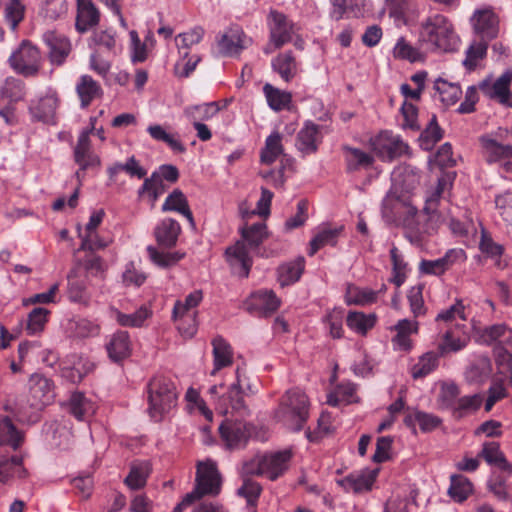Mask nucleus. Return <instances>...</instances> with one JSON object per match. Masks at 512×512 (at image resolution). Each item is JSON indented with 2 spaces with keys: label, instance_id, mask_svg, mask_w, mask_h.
Segmentation results:
<instances>
[{
  "label": "nucleus",
  "instance_id": "nucleus-1",
  "mask_svg": "<svg viewBox=\"0 0 512 512\" xmlns=\"http://www.w3.org/2000/svg\"><path fill=\"white\" fill-rule=\"evenodd\" d=\"M454 178L455 173L452 172L443 173L438 178L437 186L427 197L421 213L414 204L408 202H397L394 205L398 210L404 208L406 211L403 227L411 243L421 244L428 236L435 234L444 222L438 206L444 191L451 188Z\"/></svg>",
  "mask_w": 512,
  "mask_h": 512
},
{
  "label": "nucleus",
  "instance_id": "nucleus-2",
  "mask_svg": "<svg viewBox=\"0 0 512 512\" xmlns=\"http://www.w3.org/2000/svg\"><path fill=\"white\" fill-rule=\"evenodd\" d=\"M393 186L390 194L383 202V215L390 221L403 225L406 211L397 209V202L413 204L412 193L418 187L420 176L411 166H401L392 173Z\"/></svg>",
  "mask_w": 512,
  "mask_h": 512
},
{
  "label": "nucleus",
  "instance_id": "nucleus-3",
  "mask_svg": "<svg viewBox=\"0 0 512 512\" xmlns=\"http://www.w3.org/2000/svg\"><path fill=\"white\" fill-rule=\"evenodd\" d=\"M420 45H426L432 51L453 52L460 43L452 21L437 13L425 18L419 27Z\"/></svg>",
  "mask_w": 512,
  "mask_h": 512
},
{
  "label": "nucleus",
  "instance_id": "nucleus-4",
  "mask_svg": "<svg viewBox=\"0 0 512 512\" xmlns=\"http://www.w3.org/2000/svg\"><path fill=\"white\" fill-rule=\"evenodd\" d=\"M240 233L242 240L226 249V257L233 268L239 269V276L247 278L253 264L250 250L258 248L267 239L268 231L264 222H258L243 226Z\"/></svg>",
  "mask_w": 512,
  "mask_h": 512
},
{
  "label": "nucleus",
  "instance_id": "nucleus-5",
  "mask_svg": "<svg viewBox=\"0 0 512 512\" xmlns=\"http://www.w3.org/2000/svg\"><path fill=\"white\" fill-rule=\"evenodd\" d=\"M310 402L307 395L298 388L288 390L274 411V418L291 431L303 429L309 418Z\"/></svg>",
  "mask_w": 512,
  "mask_h": 512
},
{
  "label": "nucleus",
  "instance_id": "nucleus-6",
  "mask_svg": "<svg viewBox=\"0 0 512 512\" xmlns=\"http://www.w3.org/2000/svg\"><path fill=\"white\" fill-rule=\"evenodd\" d=\"M292 459L290 450H282L255 455L243 464L242 472L245 475H257L275 481L289 468Z\"/></svg>",
  "mask_w": 512,
  "mask_h": 512
},
{
  "label": "nucleus",
  "instance_id": "nucleus-7",
  "mask_svg": "<svg viewBox=\"0 0 512 512\" xmlns=\"http://www.w3.org/2000/svg\"><path fill=\"white\" fill-rule=\"evenodd\" d=\"M205 35V30L196 26L186 32L175 36V45L178 50V60L174 65V74L179 78L188 77L201 61L197 53H192L193 46L199 44Z\"/></svg>",
  "mask_w": 512,
  "mask_h": 512
},
{
  "label": "nucleus",
  "instance_id": "nucleus-8",
  "mask_svg": "<svg viewBox=\"0 0 512 512\" xmlns=\"http://www.w3.org/2000/svg\"><path fill=\"white\" fill-rule=\"evenodd\" d=\"M149 414L154 421H160L175 406L177 401L176 387L165 376H155L148 384Z\"/></svg>",
  "mask_w": 512,
  "mask_h": 512
},
{
  "label": "nucleus",
  "instance_id": "nucleus-9",
  "mask_svg": "<svg viewBox=\"0 0 512 512\" xmlns=\"http://www.w3.org/2000/svg\"><path fill=\"white\" fill-rule=\"evenodd\" d=\"M222 478L214 461L207 459L196 465L194 489L185 495L183 504H192L204 496H217L221 491Z\"/></svg>",
  "mask_w": 512,
  "mask_h": 512
},
{
  "label": "nucleus",
  "instance_id": "nucleus-10",
  "mask_svg": "<svg viewBox=\"0 0 512 512\" xmlns=\"http://www.w3.org/2000/svg\"><path fill=\"white\" fill-rule=\"evenodd\" d=\"M26 84L21 79L7 77L0 85V117L9 126L18 123L16 104L25 100Z\"/></svg>",
  "mask_w": 512,
  "mask_h": 512
},
{
  "label": "nucleus",
  "instance_id": "nucleus-11",
  "mask_svg": "<svg viewBox=\"0 0 512 512\" xmlns=\"http://www.w3.org/2000/svg\"><path fill=\"white\" fill-rule=\"evenodd\" d=\"M12 69L24 77H36L42 67L39 49L28 41H23L9 58Z\"/></svg>",
  "mask_w": 512,
  "mask_h": 512
},
{
  "label": "nucleus",
  "instance_id": "nucleus-12",
  "mask_svg": "<svg viewBox=\"0 0 512 512\" xmlns=\"http://www.w3.org/2000/svg\"><path fill=\"white\" fill-rule=\"evenodd\" d=\"M267 21L270 41L269 45L264 49V52L269 54L291 42L294 33V23L290 21L285 14L277 10L270 11Z\"/></svg>",
  "mask_w": 512,
  "mask_h": 512
},
{
  "label": "nucleus",
  "instance_id": "nucleus-13",
  "mask_svg": "<svg viewBox=\"0 0 512 512\" xmlns=\"http://www.w3.org/2000/svg\"><path fill=\"white\" fill-rule=\"evenodd\" d=\"M95 121V118L91 119V127L80 133L73 149L74 161L79 166V170L76 172L77 178H80L81 173L85 170L101 166L100 157L93 151L90 139V134L95 130Z\"/></svg>",
  "mask_w": 512,
  "mask_h": 512
},
{
  "label": "nucleus",
  "instance_id": "nucleus-14",
  "mask_svg": "<svg viewBox=\"0 0 512 512\" xmlns=\"http://www.w3.org/2000/svg\"><path fill=\"white\" fill-rule=\"evenodd\" d=\"M241 369H236V382L225 393H222L216 402V409L223 415L244 416L247 414V406L244 401L245 392L242 390Z\"/></svg>",
  "mask_w": 512,
  "mask_h": 512
},
{
  "label": "nucleus",
  "instance_id": "nucleus-15",
  "mask_svg": "<svg viewBox=\"0 0 512 512\" xmlns=\"http://www.w3.org/2000/svg\"><path fill=\"white\" fill-rule=\"evenodd\" d=\"M369 143L372 151L382 161H391L402 156L408 150V145L398 135H394L390 131L380 132L372 137Z\"/></svg>",
  "mask_w": 512,
  "mask_h": 512
},
{
  "label": "nucleus",
  "instance_id": "nucleus-16",
  "mask_svg": "<svg viewBox=\"0 0 512 512\" xmlns=\"http://www.w3.org/2000/svg\"><path fill=\"white\" fill-rule=\"evenodd\" d=\"M512 82V71L504 72L499 78L493 80L486 78L478 85L482 94L492 100L498 101L500 104L512 108V98L510 85Z\"/></svg>",
  "mask_w": 512,
  "mask_h": 512
},
{
  "label": "nucleus",
  "instance_id": "nucleus-17",
  "mask_svg": "<svg viewBox=\"0 0 512 512\" xmlns=\"http://www.w3.org/2000/svg\"><path fill=\"white\" fill-rule=\"evenodd\" d=\"M251 42L239 25H231L217 38L219 53L228 57L238 56Z\"/></svg>",
  "mask_w": 512,
  "mask_h": 512
},
{
  "label": "nucleus",
  "instance_id": "nucleus-18",
  "mask_svg": "<svg viewBox=\"0 0 512 512\" xmlns=\"http://www.w3.org/2000/svg\"><path fill=\"white\" fill-rule=\"evenodd\" d=\"M281 305L280 299L272 290H259L252 293L244 302L245 309L258 317L273 314Z\"/></svg>",
  "mask_w": 512,
  "mask_h": 512
},
{
  "label": "nucleus",
  "instance_id": "nucleus-19",
  "mask_svg": "<svg viewBox=\"0 0 512 512\" xmlns=\"http://www.w3.org/2000/svg\"><path fill=\"white\" fill-rule=\"evenodd\" d=\"M54 383L42 374L35 373L29 378V405L41 408L50 404L55 398Z\"/></svg>",
  "mask_w": 512,
  "mask_h": 512
},
{
  "label": "nucleus",
  "instance_id": "nucleus-20",
  "mask_svg": "<svg viewBox=\"0 0 512 512\" xmlns=\"http://www.w3.org/2000/svg\"><path fill=\"white\" fill-rule=\"evenodd\" d=\"M221 439L230 449L244 446L249 438V429L243 421L225 419L219 427Z\"/></svg>",
  "mask_w": 512,
  "mask_h": 512
},
{
  "label": "nucleus",
  "instance_id": "nucleus-21",
  "mask_svg": "<svg viewBox=\"0 0 512 512\" xmlns=\"http://www.w3.org/2000/svg\"><path fill=\"white\" fill-rule=\"evenodd\" d=\"M390 329L395 332L391 339L394 350L409 352L413 347L411 335L418 333L419 323L416 320L401 319Z\"/></svg>",
  "mask_w": 512,
  "mask_h": 512
},
{
  "label": "nucleus",
  "instance_id": "nucleus-22",
  "mask_svg": "<svg viewBox=\"0 0 512 512\" xmlns=\"http://www.w3.org/2000/svg\"><path fill=\"white\" fill-rule=\"evenodd\" d=\"M322 142L320 126L307 121L300 129L296 137V148L303 155L314 154Z\"/></svg>",
  "mask_w": 512,
  "mask_h": 512
},
{
  "label": "nucleus",
  "instance_id": "nucleus-23",
  "mask_svg": "<svg viewBox=\"0 0 512 512\" xmlns=\"http://www.w3.org/2000/svg\"><path fill=\"white\" fill-rule=\"evenodd\" d=\"M45 43L49 48V59L53 64L61 65L71 52V42L63 34L49 31L44 35Z\"/></svg>",
  "mask_w": 512,
  "mask_h": 512
},
{
  "label": "nucleus",
  "instance_id": "nucleus-24",
  "mask_svg": "<svg viewBox=\"0 0 512 512\" xmlns=\"http://www.w3.org/2000/svg\"><path fill=\"white\" fill-rule=\"evenodd\" d=\"M481 152L488 163L512 159V145H504L489 135L479 138Z\"/></svg>",
  "mask_w": 512,
  "mask_h": 512
},
{
  "label": "nucleus",
  "instance_id": "nucleus-25",
  "mask_svg": "<svg viewBox=\"0 0 512 512\" xmlns=\"http://www.w3.org/2000/svg\"><path fill=\"white\" fill-rule=\"evenodd\" d=\"M474 31L481 37L492 39L497 35L498 17L491 8L476 10L471 19Z\"/></svg>",
  "mask_w": 512,
  "mask_h": 512
},
{
  "label": "nucleus",
  "instance_id": "nucleus-26",
  "mask_svg": "<svg viewBox=\"0 0 512 512\" xmlns=\"http://www.w3.org/2000/svg\"><path fill=\"white\" fill-rule=\"evenodd\" d=\"M58 104L59 97L57 92L49 88L43 95L31 101L29 110L35 118L46 120L53 117Z\"/></svg>",
  "mask_w": 512,
  "mask_h": 512
},
{
  "label": "nucleus",
  "instance_id": "nucleus-27",
  "mask_svg": "<svg viewBox=\"0 0 512 512\" xmlns=\"http://www.w3.org/2000/svg\"><path fill=\"white\" fill-rule=\"evenodd\" d=\"M77 15L75 27L80 33H85L98 25L100 21V12L93 4L92 0H76Z\"/></svg>",
  "mask_w": 512,
  "mask_h": 512
},
{
  "label": "nucleus",
  "instance_id": "nucleus-28",
  "mask_svg": "<svg viewBox=\"0 0 512 512\" xmlns=\"http://www.w3.org/2000/svg\"><path fill=\"white\" fill-rule=\"evenodd\" d=\"M271 67L287 83L292 81L299 72V62L291 50L275 56L271 61Z\"/></svg>",
  "mask_w": 512,
  "mask_h": 512
},
{
  "label": "nucleus",
  "instance_id": "nucleus-29",
  "mask_svg": "<svg viewBox=\"0 0 512 512\" xmlns=\"http://www.w3.org/2000/svg\"><path fill=\"white\" fill-rule=\"evenodd\" d=\"M378 470H365L357 473H352L341 480V485L346 491H351L355 494L371 491L376 478Z\"/></svg>",
  "mask_w": 512,
  "mask_h": 512
},
{
  "label": "nucleus",
  "instance_id": "nucleus-30",
  "mask_svg": "<svg viewBox=\"0 0 512 512\" xmlns=\"http://www.w3.org/2000/svg\"><path fill=\"white\" fill-rule=\"evenodd\" d=\"M76 93L83 108L88 107L96 99L103 95L101 85L90 75H82L76 84Z\"/></svg>",
  "mask_w": 512,
  "mask_h": 512
},
{
  "label": "nucleus",
  "instance_id": "nucleus-31",
  "mask_svg": "<svg viewBox=\"0 0 512 512\" xmlns=\"http://www.w3.org/2000/svg\"><path fill=\"white\" fill-rule=\"evenodd\" d=\"M180 232L179 223L174 219L166 218L156 226L154 235L160 246L172 248L176 245Z\"/></svg>",
  "mask_w": 512,
  "mask_h": 512
},
{
  "label": "nucleus",
  "instance_id": "nucleus-32",
  "mask_svg": "<svg viewBox=\"0 0 512 512\" xmlns=\"http://www.w3.org/2000/svg\"><path fill=\"white\" fill-rule=\"evenodd\" d=\"M478 457L483 458L489 465H494L508 475H512V464L506 459L498 442H484Z\"/></svg>",
  "mask_w": 512,
  "mask_h": 512
},
{
  "label": "nucleus",
  "instance_id": "nucleus-33",
  "mask_svg": "<svg viewBox=\"0 0 512 512\" xmlns=\"http://www.w3.org/2000/svg\"><path fill=\"white\" fill-rule=\"evenodd\" d=\"M342 150L344 153L346 170L348 172H356L361 169H368L374 164L373 155L359 148L345 145L343 146Z\"/></svg>",
  "mask_w": 512,
  "mask_h": 512
},
{
  "label": "nucleus",
  "instance_id": "nucleus-34",
  "mask_svg": "<svg viewBox=\"0 0 512 512\" xmlns=\"http://www.w3.org/2000/svg\"><path fill=\"white\" fill-rule=\"evenodd\" d=\"M106 349L110 359L115 362L121 361L130 356L132 348L128 332L117 331L115 332L108 343Z\"/></svg>",
  "mask_w": 512,
  "mask_h": 512
},
{
  "label": "nucleus",
  "instance_id": "nucleus-35",
  "mask_svg": "<svg viewBox=\"0 0 512 512\" xmlns=\"http://www.w3.org/2000/svg\"><path fill=\"white\" fill-rule=\"evenodd\" d=\"M28 471L23 466V459L20 456L0 458V483H7L14 478L24 479Z\"/></svg>",
  "mask_w": 512,
  "mask_h": 512
},
{
  "label": "nucleus",
  "instance_id": "nucleus-36",
  "mask_svg": "<svg viewBox=\"0 0 512 512\" xmlns=\"http://www.w3.org/2000/svg\"><path fill=\"white\" fill-rule=\"evenodd\" d=\"M378 299V292L370 288H361L353 283L346 285L344 301L347 305L368 306Z\"/></svg>",
  "mask_w": 512,
  "mask_h": 512
},
{
  "label": "nucleus",
  "instance_id": "nucleus-37",
  "mask_svg": "<svg viewBox=\"0 0 512 512\" xmlns=\"http://www.w3.org/2000/svg\"><path fill=\"white\" fill-rule=\"evenodd\" d=\"M392 55L397 60H404L410 63L424 62L427 58L426 52L420 47L412 45L405 37H400L393 50Z\"/></svg>",
  "mask_w": 512,
  "mask_h": 512
},
{
  "label": "nucleus",
  "instance_id": "nucleus-38",
  "mask_svg": "<svg viewBox=\"0 0 512 512\" xmlns=\"http://www.w3.org/2000/svg\"><path fill=\"white\" fill-rule=\"evenodd\" d=\"M263 93L268 106L276 111L289 109L292 102V94L288 91L281 90L270 83L263 86Z\"/></svg>",
  "mask_w": 512,
  "mask_h": 512
},
{
  "label": "nucleus",
  "instance_id": "nucleus-39",
  "mask_svg": "<svg viewBox=\"0 0 512 512\" xmlns=\"http://www.w3.org/2000/svg\"><path fill=\"white\" fill-rule=\"evenodd\" d=\"M214 369L211 375H215L219 370L228 367L233 363V351L231 346L220 336L212 341Z\"/></svg>",
  "mask_w": 512,
  "mask_h": 512
},
{
  "label": "nucleus",
  "instance_id": "nucleus-40",
  "mask_svg": "<svg viewBox=\"0 0 512 512\" xmlns=\"http://www.w3.org/2000/svg\"><path fill=\"white\" fill-rule=\"evenodd\" d=\"M376 322L377 316L374 313L365 314L360 311H350L346 317L348 328L361 336H365L373 329Z\"/></svg>",
  "mask_w": 512,
  "mask_h": 512
},
{
  "label": "nucleus",
  "instance_id": "nucleus-41",
  "mask_svg": "<svg viewBox=\"0 0 512 512\" xmlns=\"http://www.w3.org/2000/svg\"><path fill=\"white\" fill-rule=\"evenodd\" d=\"M356 401V386L349 381L337 384L327 396V403L331 406L347 405Z\"/></svg>",
  "mask_w": 512,
  "mask_h": 512
},
{
  "label": "nucleus",
  "instance_id": "nucleus-42",
  "mask_svg": "<svg viewBox=\"0 0 512 512\" xmlns=\"http://www.w3.org/2000/svg\"><path fill=\"white\" fill-rule=\"evenodd\" d=\"M150 472L151 469L148 462H134L131 464L129 473L124 479V484L130 490H140L146 486Z\"/></svg>",
  "mask_w": 512,
  "mask_h": 512
},
{
  "label": "nucleus",
  "instance_id": "nucleus-43",
  "mask_svg": "<svg viewBox=\"0 0 512 512\" xmlns=\"http://www.w3.org/2000/svg\"><path fill=\"white\" fill-rule=\"evenodd\" d=\"M24 441V435L20 432L11 419L0 416V446L8 445L17 450Z\"/></svg>",
  "mask_w": 512,
  "mask_h": 512
},
{
  "label": "nucleus",
  "instance_id": "nucleus-44",
  "mask_svg": "<svg viewBox=\"0 0 512 512\" xmlns=\"http://www.w3.org/2000/svg\"><path fill=\"white\" fill-rule=\"evenodd\" d=\"M305 267V260L303 257H298L294 261L283 264L278 268V280L282 287L291 285L297 282Z\"/></svg>",
  "mask_w": 512,
  "mask_h": 512
},
{
  "label": "nucleus",
  "instance_id": "nucleus-45",
  "mask_svg": "<svg viewBox=\"0 0 512 512\" xmlns=\"http://www.w3.org/2000/svg\"><path fill=\"white\" fill-rule=\"evenodd\" d=\"M404 423L413 429L418 424L421 431L430 432L441 424V419L433 414L415 410L406 414Z\"/></svg>",
  "mask_w": 512,
  "mask_h": 512
},
{
  "label": "nucleus",
  "instance_id": "nucleus-46",
  "mask_svg": "<svg viewBox=\"0 0 512 512\" xmlns=\"http://www.w3.org/2000/svg\"><path fill=\"white\" fill-rule=\"evenodd\" d=\"M162 210L164 212H178L185 216L190 223H194L193 214L190 210L187 198L179 189H175L171 194L168 195L162 206Z\"/></svg>",
  "mask_w": 512,
  "mask_h": 512
},
{
  "label": "nucleus",
  "instance_id": "nucleus-47",
  "mask_svg": "<svg viewBox=\"0 0 512 512\" xmlns=\"http://www.w3.org/2000/svg\"><path fill=\"white\" fill-rule=\"evenodd\" d=\"M93 50L116 56L117 55V40L116 34L111 30H101L94 32L92 35Z\"/></svg>",
  "mask_w": 512,
  "mask_h": 512
},
{
  "label": "nucleus",
  "instance_id": "nucleus-48",
  "mask_svg": "<svg viewBox=\"0 0 512 512\" xmlns=\"http://www.w3.org/2000/svg\"><path fill=\"white\" fill-rule=\"evenodd\" d=\"M77 273V269L74 268L68 275V297L73 302L87 305L90 297L87 293L86 281Z\"/></svg>",
  "mask_w": 512,
  "mask_h": 512
},
{
  "label": "nucleus",
  "instance_id": "nucleus-49",
  "mask_svg": "<svg viewBox=\"0 0 512 512\" xmlns=\"http://www.w3.org/2000/svg\"><path fill=\"white\" fill-rule=\"evenodd\" d=\"M282 135L279 132L271 133L261 150L260 159L263 164L271 165L283 154Z\"/></svg>",
  "mask_w": 512,
  "mask_h": 512
},
{
  "label": "nucleus",
  "instance_id": "nucleus-50",
  "mask_svg": "<svg viewBox=\"0 0 512 512\" xmlns=\"http://www.w3.org/2000/svg\"><path fill=\"white\" fill-rule=\"evenodd\" d=\"M147 132L152 139L166 143L174 152L184 153L186 151L178 135L167 132V130L159 124L149 125Z\"/></svg>",
  "mask_w": 512,
  "mask_h": 512
},
{
  "label": "nucleus",
  "instance_id": "nucleus-51",
  "mask_svg": "<svg viewBox=\"0 0 512 512\" xmlns=\"http://www.w3.org/2000/svg\"><path fill=\"white\" fill-rule=\"evenodd\" d=\"M473 492V484L463 475H452L450 478L449 496L458 503L464 502Z\"/></svg>",
  "mask_w": 512,
  "mask_h": 512
},
{
  "label": "nucleus",
  "instance_id": "nucleus-52",
  "mask_svg": "<svg viewBox=\"0 0 512 512\" xmlns=\"http://www.w3.org/2000/svg\"><path fill=\"white\" fill-rule=\"evenodd\" d=\"M439 354L426 352L419 357L418 361L411 367V376L414 379L424 378L432 373L439 365Z\"/></svg>",
  "mask_w": 512,
  "mask_h": 512
},
{
  "label": "nucleus",
  "instance_id": "nucleus-53",
  "mask_svg": "<svg viewBox=\"0 0 512 512\" xmlns=\"http://www.w3.org/2000/svg\"><path fill=\"white\" fill-rule=\"evenodd\" d=\"M424 289L425 284L417 283L407 291V301L414 318L424 316L427 313V307L423 297Z\"/></svg>",
  "mask_w": 512,
  "mask_h": 512
},
{
  "label": "nucleus",
  "instance_id": "nucleus-54",
  "mask_svg": "<svg viewBox=\"0 0 512 512\" xmlns=\"http://www.w3.org/2000/svg\"><path fill=\"white\" fill-rule=\"evenodd\" d=\"M440 100L447 106L454 105L461 97L462 90L459 84L450 83L444 79H437L434 85Z\"/></svg>",
  "mask_w": 512,
  "mask_h": 512
},
{
  "label": "nucleus",
  "instance_id": "nucleus-55",
  "mask_svg": "<svg viewBox=\"0 0 512 512\" xmlns=\"http://www.w3.org/2000/svg\"><path fill=\"white\" fill-rule=\"evenodd\" d=\"M202 300V290H194L193 292L188 294L183 301L177 300L175 302L172 317H179L183 314L197 315V311L195 309L199 306Z\"/></svg>",
  "mask_w": 512,
  "mask_h": 512
},
{
  "label": "nucleus",
  "instance_id": "nucleus-56",
  "mask_svg": "<svg viewBox=\"0 0 512 512\" xmlns=\"http://www.w3.org/2000/svg\"><path fill=\"white\" fill-rule=\"evenodd\" d=\"M68 409L77 420H84L86 416L93 412V404L83 393L75 392L68 401Z\"/></svg>",
  "mask_w": 512,
  "mask_h": 512
},
{
  "label": "nucleus",
  "instance_id": "nucleus-57",
  "mask_svg": "<svg viewBox=\"0 0 512 512\" xmlns=\"http://www.w3.org/2000/svg\"><path fill=\"white\" fill-rule=\"evenodd\" d=\"M342 227L340 228H324L319 231L310 242L308 254L313 256L319 249L326 245H335Z\"/></svg>",
  "mask_w": 512,
  "mask_h": 512
},
{
  "label": "nucleus",
  "instance_id": "nucleus-58",
  "mask_svg": "<svg viewBox=\"0 0 512 512\" xmlns=\"http://www.w3.org/2000/svg\"><path fill=\"white\" fill-rule=\"evenodd\" d=\"M147 252L150 260L161 268L172 267L185 257L183 252H160L153 246H148Z\"/></svg>",
  "mask_w": 512,
  "mask_h": 512
},
{
  "label": "nucleus",
  "instance_id": "nucleus-59",
  "mask_svg": "<svg viewBox=\"0 0 512 512\" xmlns=\"http://www.w3.org/2000/svg\"><path fill=\"white\" fill-rule=\"evenodd\" d=\"M335 430L333 419L330 413L322 412L318 421L317 427L311 431H306V437L310 442H318L322 438L332 434Z\"/></svg>",
  "mask_w": 512,
  "mask_h": 512
},
{
  "label": "nucleus",
  "instance_id": "nucleus-60",
  "mask_svg": "<svg viewBox=\"0 0 512 512\" xmlns=\"http://www.w3.org/2000/svg\"><path fill=\"white\" fill-rule=\"evenodd\" d=\"M467 341V337L464 334L460 335L459 331L448 330L443 335L442 342L439 343L438 348L441 354L456 352L464 348Z\"/></svg>",
  "mask_w": 512,
  "mask_h": 512
},
{
  "label": "nucleus",
  "instance_id": "nucleus-61",
  "mask_svg": "<svg viewBox=\"0 0 512 512\" xmlns=\"http://www.w3.org/2000/svg\"><path fill=\"white\" fill-rule=\"evenodd\" d=\"M220 108L217 102L204 103L186 108L185 114L194 121L202 122L213 118Z\"/></svg>",
  "mask_w": 512,
  "mask_h": 512
},
{
  "label": "nucleus",
  "instance_id": "nucleus-62",
  "mask_svg": "<svg viewBox=\"0 0 512 512\" xmlns=\"http://www.w3.org/2000/svg\"><path fill=\"white\" fill-rule=\"evenodd\" d=\"M344 311L342 308L329 310L323 318V322L329 329L331 337L339 339L343 336Z\"/></svg>",
  "mask_w": 512,
  "mask_h": 512
},
{
  "label": "nucleus",
  "instance_id": "nucleus-63",
  "mask_svg": "<svg viewBox=\"0 0 512 512\" xmlns=\"http://www.w3.org/2000/svg\"><path fill=\"white\" fill-rule=\"evenodd\" d=\"M79 236L81 237V245L76 250L75 255L77 256L82 251H96L99 249H104L108 246L109 241L100 237L97 233V230L87 231L82 234L79 230Z\"/></svg>",
  "mask_w": 512,
  "mask_h": 512
},
{
  "label": "nucleus",
  "instance_id": "nucleus-64",
  "mask_svg": "<svg viewBox=\"0 0 512 512\" xmlns=\"http://www.w3.org/2000/svg\"><path fill=\"white\" fill-rule=\"evenodd\" d=\"M488 44L485 40L473 42L466 52V58L463 65L470 71L474 70L478 62L482 60L487 53Z\"/></svg>",
  "mask_w": 512,
  "mask_h": 512
}]
</instances>
